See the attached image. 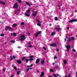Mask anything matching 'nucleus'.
<instances>
[{
  "label": "nucleus",
  "mask_w": 77,
  "mask_h": 77,
  "mask_svg": "<svg viewBox=\"0 0 77 77\" xmlns=\"http://www.w3.org/2000/svg\"><path fill=\"white\" fill-rule=\"evenodd\" d=\"M31 44V43L30 42H29L28 43V44H29V45H30V44Z\"/></svg>",
  "instance_id": "nucleus-57"
},
{
  "label": "nucleus",
  "mask_w": 77,
  "mask_h": 77,
  "mask_svg": "<svg viewBox=\"0 0 77 77\" xmlns=\"http://www.w3.org/2000/svg\"><path fill=\"white\" fill-rule=\"evenodd\" d=\"M18 7V2H16L13 6V8H17Z\"/></svg>",
  "instance_id": "nucleus-4"
},
{
  "label": "nucleus",
  "mask_w": 77,
  "mask_h": 77,
  "mask_svg": "<svg viewBox=\"0 0 77 77\" xmlns=\"http://www.w3.org/2000/svg\"><path fill=\"white\" fill-rule=\"evenodd\" d=\"M13 59H15L16 58V57H15V55H13Z\"/></svg>",
  "instance_id": "nucleus-42"
},
{
  "label": "nucleus",
  "mask_w": 77,
  "mask_h": 77,
  "mask_svg": "<svg viewBox=\"0 0 77 77\" xmlns=\"http://www.w3.org/2000/svg\"><path fill=\"white\" fill-rule=\"evenodd\" d=\"M11 60H13V58H11L10 59Z\"/></svg>",
  "instance_id": "nucleus-59"
},
{
  "label": "nucleus",
  "mask_w": 77,
  "mask_h": 77,
  "mask_svg": "<svg viewBox=\"0 0 77 77\" xmlns=\"http://www.w3.org/2000/svg\"><path fill=\"white\" fill-rule=\"evenodd\" d=\"M58 67H59V66H57L55 67L56 68H58Z\"/></svg>",
  "instance_id": "nucleus-47"
},
{
  "label": "nucleus",
  "mask_w": 77,
  "mask_h": 77,
  "mask_svg": "<svg viewBox=\"0 0 77 77\" xmlns=\"http://www.w3.org/2000/svg\"><path fill=\"white\" fill-rule=\"evenodd\" d=\"M44 76V72H42L41 74L40 75V77H43Z\"/></svg>",
  "instance_id": "nucleus-11"
},
{
  "label": "nucleus",
  "mask_w": 77,
  "mask_h": 77,
  "mask_svg": "<svg viewBox=\"0 0 77 77\" xmlns=\"http://www.w3.org/2000/svg\"><path fill=\"white\" fill-rule=\"evenodd\" d=\"M26 59V57H23V58L21 59V60H24V59Z\"/></svg>",
  "instance_id": "nucleus-25"
},
{
  "label": "nucleus",
  "mask_w": 77,
  "mask_h": 77,
  "mask_svg": "<svg viewBox=\"0 0 77 77\" xmlns=\"http://www.w3.org/2000/svg\"><path fill=\"white\" fill-rule=\"evenodd\" d=\"M56 30H60L61 29L60 28H59L58 27H56L55 28Z\"/></svg>",
  "instance_id": "nucleus-23"
},
{
  "label": "nucleus",
  "mask_w": 77,
  "mask_h": 77,
  "mask_svg": "<svg viewBox=\"0 0 77 77\" xmlns=\"http://www.w3.org/2000/svg\"><path fill=\"white\" fill-rule=\"evenodd\" d=\"M13 36H17V34H16V33H15V32H14L13 33Z\"/></svg>",
  "instance_id": "nucleus-30"
},
{
  "label": "nucleus",
  "mask_w": 77,
  "mask_h": 77,
  "mask_svg": "<svg viewBox=\"0 0 77 77\" xmlns=\"http://www.w3.org/2000/svg\"><path fill=\"white\" fill-rule=\"evenodd\" d=\"M66 39H68V36H66Z\"/></svg>",
  "instance_id": "nucleus-61"
},
{
  "label": "nucleus",
  "mask_w": 77,
  "mask_h": 77,
  "mask_svg": "<svg viewBox=\"0 0 77 77\" xmlns=\"http://www.w3.org/2000/svg\"><path fill=\"white\" fill-rule=\"evenodd\" d=\"M0 3H1V4H2V5H6V4L5 2H3L2 1H0Z\"/></svg>",
  "instance_id": "nucleus-13"
},
{
  "label": "nucleus",
  "mask_w": 77,
  "mask_h": 77,
  "mask_svg": "<svg viewBox=\"0 0 77 77\" xmlns=\"http://www.w3.org/2000/svg\"><path fill=\"white\" fill-rule=\"evenodd\" d=\"M32 66H33V64H32L30 66L28 65L27 67H28V68H30V67H31Z\"/></svg>",
  "instance_id": "nucleus-19"
},
{
  "label": "nucleus",
  "mask_w": 77,
  "mask_h": 77,
  "mask_svg": "<svg viewBox=\"0 0 77 77\" xmlns=\"http://www.w3.org/2000/svg\"><path fill=\"white\" fill-rule=\"evenodd\" d=\"M50 71L51 72H53L54 71L53 70V69H50Z\"/></svg>",
  "instance_id": "nucleus-36"
},
{
  "label": "nucleus",
  "mask_w": 77,
  "mask_h": 77,
  "mask_svg": "<svg viewBox=\"0 0 77 77\" xmlns=\"http://www.w3.org/2000/svg\"><path fill=\"white\" fill-rule=\"evenodd\" d=\"M64 40L65 42H66V38H65Z\"/></svg>",
  "instance_id": "nucleus-52"
},
{
  "label": "nucleus",
  "mask_w": 77,
  "mask_h": 77,
  "mask_svg": "<svg viewBox=\"0 0 77 77\" xmlns=\"http://www.w3.org/2000/svg\"><path fill=\"white\" fill-rule=\"evenodd\" d=\"M70 76H71V74H70V73H69V74L68 75V77H70Z\"/></svg>",
  "instance_id": "nucleus-39"
},
{
  "label": "nucleus",
  "mask_w": 77,
  "mask_h": 77,
  "mask_svg": "<svg viewBox=\"0 0 77 77\" xmlns=\"http://www.w3.org/2000/svg\"><path fill=\"white\" fill-rule=\"evenodd\" d=\"M11 42H12L13 43H15V41L11 40Z\"/></svg>",
  "instance_id": "nucleus-38"
},
{
  "label": "nucleus",
  "mask_w": 77,
  "mask_h": 77,
  "mask_svg": "<svg viewBox=\"0 0 77 77\" xmlns=\"http://www.w3.org/2000/svg\"><path fill=\"white\" fill-rule=\"evenodd\" d=\"M69 27H67V30H69Z\"/></svg>",
  "instance_id": "nucleus-50"
},
{
  "label": "nucleus",
  "mask_w": 77,
  "mask_h": 77,
  "mask_svg": "<svg viewBox=\"0 0 77 77\" xmlns=\"http://www.w3.org/2000/svg\"><path fill=\"white\" fill-rule=\"evenodd\" d=\"M71 38L72 39V40H75V38L74 37H71Z\"/></svg>",
  "instance_id": "nucleus-31"
},
{
  "label": "nucleus",
  "mask_w": 77,
  "mask_h": 77,
  "mask_svg": "<svg viewBox=\"0 0 77 77\" xmlns=\"http://www.w3.org/2000/svg\"><path fill=\"white\" fill-rule=\"evenodd\" d=\"M24 23L23 22H22L21 23V25H22V26H23V25H24Z\"/></svg>",
  "instance_id": "nucleus-33"
},
{
  "label": "nucleus",
  "mask_w": 77,
  "mask_h": 77,
  "mask_svg": "<svg viewBox=\"0 0 77 77\" xmlns=\"http://www.w3.org/2000/svg\"><path fill=\"white\" fill-rule=\"evenodd\" d=\"M29 59H26V62H29Z\"/></svg>",
  "instance_id": "nucleus-29"
},
{
  "label": "nucleus",
  "mask_w": 77,
  "mask_h": 77,
  "mask_svg": "<svg viewBox=\"0 0 77 77\" xmlns=\"http://www.w3.org/2000/svg\"><path fill=\"white\" fill-rule=\"evenodd\" d=\"M76 75V77H77V72H76L75 73Z\"/></svg>",
  "instance_id": "nucleus-58"
},
{
  "label": "nucleus",
  "mask_w": 77,
  "mask_h": 77,
  "mask_svg": "<svg viewBox=\"0 0 77 77\" xmlns=\"http://www.w3.org/2000/svg\"><path fill=\"white\" fill-rule=\"evenodd\" d=\"M21 72V71H17V74H18V75L20 74V72Z\"/></svg>",
  "instance_id": "nucleus-20"
},
{
  "label": "nucleus",
  "mask_w": 77,
  "mask_h": 77,
  "mask_svg": "<svg viewBox=\"0 0 77 77\" xmlns=\"http://www.w3.org/2000/svg\"><path fill=\"white\" fill-rule=\"evenodd\" d=\"M26 5H28V6H30V4L29 3V2H26Z\"/></svg>",
  "instance_id": "nucleus-16"
},
{
  "label": "nucleus",
  "mask_w": 77,
  "mask_h": 77,
  "mask_svg": "<svg viewBox=\"0 0 77 77\" xmlns=\"http://www.w3.org/2000/svg\"><path fill=\"white\" fill-rule=\"evenodd\" d=\"M28 57L29 58H33L34 57L32 55L31 56H29Z\"/></svg>",
  "instance_id": "nucleus-22"
},
{
  "label": "nucleus",
  "mask_w": 77,
  "mask_h": 77,
  "mask_svg": "<svg viewBox=\"0 0 77 77\" xmlns=\"http://www.w3.org/2000/svg\"><path fill=\"white\" fill-rule=\"evenodd\" d=\"M11 66H12V67H13V66H14V64H12Z\"/></svg>",
  "instance_id": "nucleus-60"
},
{
  "label": "nucleus",
  "mask_w": 77,
  "mask_h": 77,
  "mask_svg": "<svg viewBox=\"0 0 77 77\" xmlns=\"http://www.w3.org/2000/svg\"><path fill=\"white\" fill-rule=\"evenodd\" d=\"M32 12H33V13H34V12H34V10H32Z\"/></svg>",
  "instance_id": "nucleus-63"
},
{
  "label": "nucleus",
  "mask_w": 77,
  "mask_h": 77,
  "mask_svg": "<svg viewBox=\"0 0 77 77\" xmlns=\"http://www.w3.org/2000/svg\"><path fill=\"white\" fill-rule=\"evenodd\" d=\"M36 14H37V12L36 11H35L32 13V15L34 17H35V16L36 15Z\"/></svg>",
  "instance_id": "nucleus-10"
},
{
  "label": "nucleus",
  "mask_w": 77,
  "mask_h": 77,
  "mask_svg": "<svg viewBox=\"0 0 77 77\" xmlns=\"http://www.w3.org/2000/svg\"><path fill=\"white\" fill-rule=\"evenodd\" d=\"M52 34V36H54V35H53L54 34V32H52L51 33Z\"/></svg>",
  "instance_id": "nucleus-46"
},
{
  "label": "nucleus",
  "mask_w": 77,
  "mask_h": 77,
  "mask_svg": "<svg viewBox=\"0 0 77 77\" xmlns=\"http://www.w3.org/2000/svg\"><path fill=\"white\" fill-rule=\"evenodd\" d=\"M20 11V10H17L15 11V13L16 14H17L18 12H19V11Z\"/></svg>",
  "instance_id": "nucleus-15"
},
{
  "label": "nucleus",
  "mask_w": 77,
  "mask_h": 77,
  "mask_svg": "<svg viewBox=\"0 0 77 77\" xmlns=\"http://www.w3.org/2000/svg\"><path fill=\"white\" fill-rule=\"evenodd\" d=\"M29 71V68H28L26 69V72H28Z\"/></svg>",
  "instance_id": "nucleus-41"
},
{
  "label": "nucleus",
  "mask_w": 77,
  "mask_h": 77,
  "mask_svg": "<svg viewBox=\"0 0 77 77\" xmlns=\"http://www.w3.org/2000/svg\"><path fill=\"white\" fill-rule=\"evenodd\" d=\"M5 36V34H0L1 36Z\"/></svg>",
  "instance_id": "nucleus-28"
},
{
  "label": "nucleus",
  "mask_w": 77,
  "mask_h": 77,
  "mask_svg": "<svg viewBox=\"0 0 77 77\" xmlns=\"http://www.w3.org/2000/svg\"><path fill=\"white\" fill-rule=\"evenodd\" d=\"M33 60V59L32 58H31L30 59H29V60L30 61H31L32 60Z\"/></svg>",
  "instance_id": "nucleus-32"
},
{
  "label": "nucleus",
  "mask_w": 77,
  "mask_h": 77,
  "mask_svg": "<svg viewBox=\"0 0 77 77\" xmlns=\"http://www.w3.org/2000/svg\"><path fill=\"white\" fill-rule=\"evenodd\" d=\"M57 56H55L54 57V59H57Z\"/></svg>",
  "instance_id": "nucleus-43"
},
{
  "label": "nucleus",
  "mask_w": 77,
  "mask_h": 77,
  "mask_svg": "<svg viewBox=\"0 0 77 77\" xmlns=\"http://www.w3.org/2000/svg\"><path fill=\"white\" fill-rule=\"evenodd\" d=\"M21 38H20V41H23L24 40L26 39L25 38V36H24V35H23L21 36Z\"/></svg>",
  "instance_id": "nucleus-2"
},
{
  "label": "nucleus",
  "mask_w": 77,
  "mask_h": 77,
  "mask_svg": "<svg viewBox=\"0 0 77 77\" xmlns=\"http://www.w3.org/2000/svg\"><path fill=\"white\" fill-rule=\"evenodd\" d=\"M3 71H5L6 68H4V69H3Z\"/></svg>",
  "instance_id": "nucleus-48"
},
{
  "label": "nucleus",
  "mask_w": 77,
  "mask_h": 77,
  "mask_svg": "<svg viewBox=\"0 0 77 77\" xmlns=\"http://www.w3.org/2000/svg\"><path fill=\"white\" fill-rule=\"evenodd\" d=\"M41 63L42 64L43 63H45V61L44 60H42L41 62Z\"/></svg>",
  "instance_id": "nucleus-27"
},
{
  "label": "nucleus",
  "mask_w": 77,
  "mask_h": 77,
  "mask_svg": "<svg viewBox=\"0 0 77 77\" xmlns=\"http://www.w3.org/2000/svg\"><path fill=\"white\" fill-rule=\"evenodd\" d=\"M11 77H14V76L13 75H11Z\"/></svg>",
  "instance_id": "nucleus-54"
},
{
  "label": "nucleus",
  "mask_w": 77,
  "mask_h": 77,
  "mask_svg": "<svg viewBox=\"0 0 77 77\" xmlns=\"http://www.w3.org/2000/svg\"><path fill=\"white\" fill-rule=\"evenodd\" d=\"M42 32V31H39L38 32H36V34H35V36L36 37H37L39 34H41V32Z\"/></svg>",
  "instance_id": "nucleus-5"
},
{
  "label": "nucleus",
  "mask_w": 77,
  "mask_h": 77,
  "mask_svg": "<svg viewBox=\"0 0 77 77\" xmlns=\"http://www.w3.org/2000/svg\"><path fill=\"white\" fill-rule=\"evenodd\" d=\"M8 30L9 31H12L13 30V29H12V28L11 27L9 26H7L5 28V30L6 31H8Z\"/></svg>",
  "instance_id": "nucleus-1"
},
{
  "label": "nucleus",
  "mask_w": 77,
  "mask_h": 77,
  "mask_svg": "<svg viewBox=\"0 0 77 77\" xmlns=\"http://www.w3.org/2000/svg\"><path fill=\"white\" fill-rule=\"evenodd\" d=\"M25 15L26 17H29V16H30V14H28L27 13H25Z\"/></svg>",
  "instance_id": "nucleus-12"
},
{
  "label": "nucleus",
  "mask_w": 77,
  "mask_h": 77,
  "mask_svg": "<svg viewBox=\"0 0 77 77\" xmlns=\"http://www.w3.org/2000/svg\"><path fill=\"white\" fill-rule=\"evenodd\" d=\"M57 76H59V77H60V75L59 74H57Z\"/></svg>",
  "instance_id": "nucleus-55"
},
{
  "label": "nucleus",
  "mask_w": 77,
  "mask_h": 77,
  "mask_svg": "<svg viewBox=\"0 0 77 77\" xmlns=\"http://www.w3.org/2000/svg\"><path fill=\"white\" fill-rule=\"evenodd\" d=\"M17 26V24H14L13 25V27H15V26Z\"/></svg>",
  "instance_id": "nucleus-24"
},
{
  "label": "nucleus",
  "mask_w": 77,
  "mask_h": 77,
  "mask_svg": "<svg viewBox=\"0 0 77 77\" xmlns=\"http://www.w3.org/2000/svg\"><path fill=\"white\" fill-rule=\"evenodd\" d=\"M53 76H54V77H57V75H56V74H55L54 73L53 74Z\"/></svg>",
  "instance_id": "nucleus-37"
},
{
  "label": "nucleus",
  "mask_w": 77,
  "mask_h": 77,
  "mask_svg": "<svg viewBox=\"0 0 77 77\" xmlns=\"http://www.w3.org/2000/svg\"><path fill=\"white\" fill-rule=\"evenodd\" d=\"M14 69L15 70V71H17V70H18V69H17V67L15 66H14Z\"/></svg>",
  "instance_id": "nucleus-21"
},
{
  "label": "nucleus",
  "mask_w": 77,
  "mask_h": 77,
  "mask_svg": "<svg viewBox=\"0 0 77 77\" xmlns=\"http://www.w3.org/2000/svg\"><path fill=\"white\" fill-rule=\"evenodd\" d=\"M51 47H57V45L55 43H54L50 45Z\"/></svg>",
  "instance_id": "nucleus-7"
},
{
  "label": "nucleus",
  "mask_w": 77,
  "mask_h": 77,
  "mask_svg": "<svg viewBox=\"0 0 77 77\" xmlns=\"http://www.w3.org/2000/svg\"><path fill=\"white\" fill-rule=\"evenodd\" d=\"M17 62L18 63H19V64H21V63H22V62H21V60H17Z\"/></svg>",
  "instance_id": "nucleus-9"
},
{
  "label": "nucleus",
  "mask_w": 77,
  "mask_h": 77,
  "mask_svg": "<svg viewBox=\"0 0 77 77\" xmlns=\"http://www.w3.org/2000/svg\"><path fill=\"white\" fill-rule=\"evenodd\" d=\"M66 47L67 49V51H69V50H70V48H71V45H66Z\"/></svg>",
  "instance_id": "nucleus-3"
},
{
  "label": "nucleus",
  "mask_w": 77,
  "mask_h": 77,
  "mask_svg": "<svg viewBox=\"0 0 77 77\" xmlns=\"http://www.w3.org/2000/svg\"><path fill=\"white\" fill-rule=\"evenodd\" d=\"M63 62L65 65H66V63H67V61L66 60H64L63 61Z\"/></svg>",
  "instance_id": "nucleus-17"
},
{
  "label": "nucleus",
  "mask_w": 77,
  "mask_h": 77,
  "mask_svg": "<svg viewBox=\"0 0 77 77\" xmlns=\"http://www.w3.org/2000/svg\"><path fill=\"white\" fill-rule=\"evenodd\" d=\"M1 19H5V17H1Z\"/></svg>",
  "instance_id": "nucleus-51"
},
{
  "label": "nucleus",
  "mask_w": 77,
  "mask_h": 77,
  "mask_svg": "<svg viewBox=\"0 0 77 77\" xmlns=\"http://www.w3.org/2000/svg\"><path fill=\"white\" fill-rule=\"evenodd\" d=\"M68 41V42H70V41H71V39L70 38H69Z\"/></svg>",
  "instance_id": "nucleus-26"
},
{
  "label": "nucleus",
  "mask_w": 77,
  "mask_h": 77,
  "mask_svg": "<svg viewBox=\"0 0 77 77\" xmlns=\"http://www.w3.org/2000/svg\"><path fill=\"white\" fill-rule=\"evenodd\" d=\"M11 36H12V35H13V33H11Z\"/></svg>",
  "instance_id": "nucleus-56"
},
{
  "label": "nucleus",
  "mask_w": 77,
  "mask_h": 77,
  "mask_svg": "<svg viewBox=\"0 0 77 77\" xmlns=\"http://www.w3.org/2000/svg\"><path fill=\"white\" fill-rule=\"evenodd\" d=\"M72 51H73V52H76V51L75 49H73L72 50Z\"/></svg>",
  "instance_id": "nucleus-35"
},
{
  "label": "nucleus",
  "mask_w": 77,
  "mask_h": 77,
  "mask_svg": "<svg viewBox=\"0 0 77 77\" xmlns=\"http://www.w3.org/2000/svg\"><path fill=\"white\" fill-rule=\"evenodd\" d=\"M43 48H44L45 50H47V48H45V47H43Z\"/></svg>",
  "instance_id": "nucleus-45"
},
{
  "label": "nucleus",
  "mask_w": 77,
  "mask_h": 77,
  "mask_svg": "<svg viewBox=\"0 0 77 77\" xmlns=\"http://www.w3.org/2000/svg\"><path fill=\"white\" fill-rule=\"evenodd\" d=\"M54 20H57V17H55L54 18Z\"/></svg>",
  "instance_id": "nucleus-44"
},
{
  "label": "nucleus",
  "mask_w": 77,
  "mask_h": 77,
  "mask_svg": "<svg viewBox=\"0 0 77 77\" xmlns=\"http://www.w3.org/2000/svg\"><path fill=\"white\" fill-rule=\"evenodd\" d=\"M30 11V9H29L27 10L26 12L27 13H28V14H29V12Z\"/></svg>",
  "instance_id": "nucleus-18"
},
{
  "label": "nucleus",
  "mask_w": 77,
  "mask_h": 77,
  "mask_svg": "<svg viewBox=\"0 0 77 77\" xmlns=\"http://www.w3.org/2000/svg\"><path fill=\"white\" fill-rule=\"evenodd\" d=\"M74 21H75V22H77V20H70L69 21V23H72V22H74Z\"/></svg>",
  "instance_id": "nucleus-8"
},
{
  "label": "nucleus",
  "mask_w": 77,
  "mask_h": 77,
  "mask_svg": "<svg viewBox=\"0 0 77 77\" xmlns=\"http://www.w3.org/2000/svg\"><path fill=\"white\" fill-rule=\"evenodd\" d=\"M17 1H18L19 3H21V0H16Z\"/></svg>",
  "instance_id": "nucleus-34"
},
{
  "label": "nucleus",
  "mask_w": 77,
  "mask_h": 77,
  "mask_svg": "<svg viewBox=\"0 0 77 77\" xmlns=\"http://www.w3.org/2000/svg\"><path fill=\"white\" fill-rule=\"evenodd\" d=\"M29 69H32V68H29Z\"/></svg>",
  "instance_id": "nucleus-62"
},
{
  "label": "nucleus",
  "mask_w": 77,
  "mask_h": 77,
  "mask_svg": "<svg viewBox=\"0 0 77 77\" xmlns=\"http://www.w3.org/2000/svg\"><path fill=\"white\" fill-rule=\"evenodd\" d=\"M27 35H30V33H28Z\"/></svg>",
  "instance_id": "nucleus-53"
},
{
  "label": "nucleus",
  "mask_w": 77,
  "mask_h": 77,
  "mask_svg": "<svg viewBox=\"0 0 77 77\" xmlns=\"http://www.w3.org/2000/svg\"><path fill=\"white\" fill-rule=\"evenodd\" d=\"M39 62V59H37L35 62V63H38Z\"/></svg>",
  "instance_id": "nucleus-14"
},
{
  "label": "nucleus",
  "mask_w": 77,
  "mask_h": 77,
  "mask_svg": "<svg viewBox=\"0 0 77 77\" xmlns=\"http://www.w3.org/2000/svg\"><path fill=\"white\" fill-rule=\"evenodd\" d=\"M29 48H31V47H32V45H30L29 46Z\"/></svg>",
  "instance_id": "nucleus-40"
},
{
  "label": "nucleus",
  "mask_w": 77,
  "mask_h": 77,
  "mask_svg": "<svg viewBox=\"0 0 77 77\" xmlns=\"http://www.w3.org/2000/svg\"><path fill=\"white\" fill-rule=\"evenodd\" d=\"M36 21L37 22V23H38L37 24V26H41V22H40V21H39V20H37Z\"/></svg>",
  "instance_id": "nucleus-6"
},
{
  "label": "nucleus",
  "mask_w": 77,
  "mask_h": 77,
  "mask_svg": "<svg viewBox=\"0 0 77 77\" xmlns=\"http://www.w3.org/2000/svg\"><path fill=\"white\" fill-rule=\"evenodd\" d=\"M68 77V76L66 75V76H65V77Z\"/></svg>",
  "instance_id": "nucleus-64"
},
{
  "label": "nucleus",
  "mask_w": 77,
  "mask_h": 77,
  "mask_svg": "<svg viewBox=\"0 0 77 77\" xmlns=\"http://www.w3.org/2000/svg\"><path fill=\"white\" fill-rule=\"evenodd\" d=\"M57 51H59V49H57V50H56Z\"/></svg>",
  "instance_id": "nucleus-49"
}]
</instances>
